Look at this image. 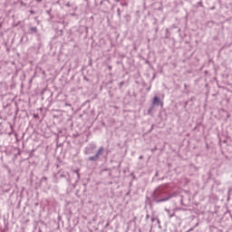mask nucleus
I'll return each instance as SVG.
<instances>
[{
    "label": "nucleus",
    "mask_w": 232,
    "mask_h": 232,
    "mask_svg": "<svg viewBox=\"0 0 232 232\" xmlns=\"http://www.w3.org/2000/svg\"><path fill=\"white\" fill-rule=\"evenodd\" d=\"M125 17L129 18V17H130V15H128V14H127Z\"/></svg>",
    "instance_id": "obj_28"
},
{
    "label": "nucleus",
    "mask_w": 232,
    "mask_h": 232,
    "mask_svg": "<svg viewBox=\"0 0 232 232\" xmlns=\"http://www.w3.org/2000/svg\"><path fill=\"white\" fill-rule=\"evenodd\" d=\"M197 226H198V223H197L195 227H197Z\"/></svg>",
    "instance_id": "obj_30"
},
{
    "label": "nucleus",
    "mask_w": 232,
    "mask_h": 232,
    "mask_svg": "<svg viewBox=\"0 0 232 232\" xmlns=\"http://www.w3.org/2000/svg\"><path fill=\"white\" fill-rule=\"evenodd\" d=\"M147 90H148V92H150V90H151V87H149Z\"/></svg>",
    "instance_id": "obj_23"
},
{
    "label": "nucleus",
    "mask_w": 232,
    "mask_h": 232,
    "mask_svg": "<svg viewBox=\"0 0 232 232\" xmlns=\"http://www.w3.org/2000/svg\"><path fill=\"white\" fill-rule=\"evenodd\" d=\"M198 6H203L202 1L198 2Z\"/></svg>",
    "instance_id": "obj_15"
},
{
    "label": "nucleus",
    "mask_w": 232,
    "mask_h": 232,
    "mask_svg": "<svg viewBox=\"0 0 232 232\" xmlns=\"http://www.w3.org/2000/svg\"><path fill=\"white\" fill-rule=\"evenodd\" d=\"M149 218H150V214H147L145 219L149 220Z\"/></svg>",
    "instance_id": "obj_16"
},
{
    "label": "nucleus",
    "mask_w": 232,
    "mask_h": 232,
    "mask_svg": "<svg viewBox=\"0 0 232 232\" xmlns=\"http://www.w3.org/2000/svg\"><path fill=\"white\" fill-rule=\"evenodd\" d=\"M119 1H121V0H116V3H119Z\"/></svg>",
    "instance_id": "obj_29"
},
{
    "label": "nucleus",
    "mask_w": 232,
    "mask_h": 232,
    "mask_svg": "<svg viewBox=\"0 0 232 232\" xmlns=\"http://www.w3.org/2000/svg\"><path fill=\"white\" fill-rule=\"evenodd\" d=\"M29 12H30L31 15H35V11L30 10Z\"/></svg>",
    "instance_id": "obj_13"
},
{
    "label": "nucleus",
    "mask_w": 232,
    "mask_h": 232,
    "mask_svg": "<svg viewBox=\"0 0 232 232\" xmlns=\"http://www.w3.org/2000/svg\"><path fill=\"white\" fill-rule=\"evenodd\" d=\"M193 229H194L193 227H192V228H190V229L188 230V232H191V231H193Z\"/></svg>",
    "instance_id": "obj_22"
},
{
    "label": "nucleus",
    "mask_w": 232,
    "mask_h": 232,
    "mask_svg": "<svg viewBox=\"0 0 232 232\" xmlns=\"http://www.w3.org/2000/svg\"><path fill=\"white\" fill-rule=\"evenodd\" d=\"M74 173H76L78 180L81 179V175L79 174V169L74 170Z\"/></svg>",
    "instance_id": "obj_11"
},
{
    "label": "nucleus",
    "mask_w": 232,
    "mask_h": 232,
    "mask_svg": "<svg viewBox=\"0 0 232 232\" xmlns=\"http://www.w3.org/2000/svg\"><path fill=\"white\" fill-rule=\"evenodd\" d=\"M84 81H88V78L84 77Z\"/></svg>",
    "instance_id": "obj_26"
},
{
    "label": "nucleus",
    "mask_w": 232,
    "mask_h": 232,
    "mask_svg": "<svg viewBox=\"0 0 232 232\" xmlns=\"http://www.w3.org/2000/svg\"><path fill=\"white\" fill-rule=\"evenodd\" d=\"M185 90H188V84L184 83Z\"/></svg>",
    "instance_id": "obj_18"
},
{
    "label": "nucleus",
    "mask_w": 232,
    "mask_h": 232,
    "mask_svg": "<svg viewBox=\"0 0 232 232\" xmlns=\"http://www.w3.org/2000/svg\"><path fill=\"white\" fill-rule=\"evenodd\" d=\"M97 148L95 143H91L88 147L85 148L84 153L85 155H92V151Z\"/></svg>",
    "instance_id": "obj_4"
},
{
    "label": "nucleus",
    "mask_w": 232,
    "mask_h": 232,
    "mask_svg": "<svg viewBox=\"0 0 232 232\" xmlns=\"http://www.w3.org/2000/svg\"><path fill=\"white\" fill-rule=\"evenodd\" d=\"M121 6H128V2L124 1V2H121Z\"/></svg>",
    "instance_id": "obj_10"
},
{
    "label": "nucleus",
    "mask_w": 232,
    "mask_h": 232,
    "mask_svg": "<svg viewBox=\"0 0 232 232\" xmlns=\"http://www.w3.org/2000/svg\"><path fill=\"white\" fill-rule=\"evenodd\" d=\"M169 184L160 185L152 193L151 198L153 202L160 204L161 202H168L170 198L177 197V192L169 193Z\"/></svg>",
    "instance_id": "obj_1"
},
{
    "label": "nucleus",
    "mask_w": 232,
    "mask_h": 232,
    "mask_svg": "<svg viewBox=\"0 0 232 232\" xmlns=\"http://www.w3.org/2000/svg\"><path fill=\"white\" fill-rule=\"evenodd\" d=\"M158 218H151V222H155V220H157Z\"/></svg>",
    "instance_id": "obj_17"
},
{
    "label": "nucleus",
    "mask_w": 232,
    "mask_h": 232,
    "mask_svg": "<svg viewBox=\"0 0 232 232\" xmlns=\"http://www.w3.org/2000/svg\"><path fill=\"white\" fill-rule=\"evenodd\" d=\"M41 184H43V182H48V178L47 177H43L40 180Z\"/></svg>",
    "instance_id": "obj_8"
},
{
    "label": "nucleus",
    "mask_w": 232,
    "mask_h": 232,
    "mask_svg": "<svg viewBox=\"0 0 232 232\" xmlns=\"http://www.w3.org/2000/svg\"><path fill=\"white\" fill-rule=\"evenodd\" d=\"M104 153V147H100L99 150L96 152V155L91 156L88 158V160L91 162H97L99 160V157Z\"/></svg>",
    "instance_id": "obj_2"
},
{
    "label": "nucleus",
    "mask_w": 232,
    "mask_h": 232,
    "mask_svg": "<svg viewBox=\"0 0 232 232\" xmlns=\"http://www.w3.org/2000/svg\"><path fill=\"white\" fill-rule=\"evenodd\" d=\"M67 182H69V184H70V179H67Z\"/></svg>",
    "instance_id": "obj_27"
},
{
    "label": "nucleus",
    "mask_w": 232,
    "mask_h": 232,
    "mask_svg": "<svg viewBox=\"0 0 232 232\" xmlns=\"http://www.w3.org/2000/svg\"><path fill=\"white\" fill-rule=\"evenodd\" d=\"M151 106L152 108H155V106H160L162 108L164 106V102L160 100V97L154 96Z\"/></svg>",
    "instance_id": "obj_3"
},
{
    "label": "nucleus",
    "mask_w": 232,
    "mask_h": 232,
    "mask_svg": "<svg viewBox=\"0 0 232 232\" xmlns=\"http://www.w3.org/2000/svg\"><path fill=\"white\" fill-rule=\"evenodd\" d=\"M109 70H111V65L109 66Z\"/></svg>",
    "instance_id": "obj_25"
},
{
    "label": "nucleus",
    "mask_w": 232,
    "mask_h": 232,
    "mask_svg": "<svg viewBox=\"0 0 232 232\" xmlns=\"http://www.w3.org/2000/svg\"><path fill=\"white\" fill-rule=\"evenodd\" d=\"M47 14H50V11H47Z\"/></svg>",
    "instance_id": "obj_31"
},
{
    "label": "nucleus",
    "mask_w": 232,
    "mask_h": 232,
    "mask_svg": "<svg viewBox=\"0 0 232 232\" xmlns=\"http://www.w3.org/2000/svg\"><path fill=\"white\" fill-rule=\"evenodd\" d=\"M120 88H122V86H124V82H121L120 84H119Z\"/></svg>",
    "instance_id": "obj_14"
},
{
    "label": "nucleus",
    "mask_w": 232,
    "mask_h": 232,
    "mask_svg": "<svg viewBox=\"0 0 232 232\" xmlns=\"http://www.w3.org/2000/svg\"><path fill=\"white\" fill-rule=\"evenodd\" d=\"M231 192H232V187H229L228 191H227V200H229V198H231Z\"/></svg>",
    "instance_id": "obj_7"
},
{
    "label": "nucleus",
    "mask_w": 232,
    "mask_h": 232,
    "mask_svg": "<svg viewBox=\"0 0 232 232\" xmlns=\"http://www.w3.org/2000/svg\"><path fill=\"white\" fill-rule=\"evenodd\" d=\"M156 220H157L158 224H160V219L157 218Z\"/></svg>",
    "instance_id": "obj_21"
},
{
    "label": "nucleus",
    "mask_w": 232,
    "mask_h": 232,
    "mask_svg": "<svg viewBox=\"0 0 232 232\" xmlns=\"http://www.w3.org/2000/svg\"><path fill=\"white\" fill-rule=\"evenodd\" d=\"M166 213L169 215V218H173L175 216V209L169 210L168 208H165Z\"/></svg>",
    "instance_id": "obj_5"
},
{
    "label": "nucleus",
    "mask_w": 232,
    "mask_h": 232,
    "mask_svg": "<svg viewBox=\"0 0 232 232\" xmlns=\"http://www.w3.org/2000/svg\"><path fill=\"white\" fill-rule=\"evenodd\" d=\"M139 159L140 160H142L144 159V156H140Z\"/></svg>",
    "instance_id": "obj_19"
},
{
    "label": "nucleus",
    "mask_w": 232,
    "mask_h": 232,
    "mask_svg": "<svg viewBox=\"0 0 232 232\" xmlns=\"http://www.w3.org/2000/svg\"><path fill=\"white\" fill-rule=\"evenodd\" d=\"M37 32V27L34 26L29 29V34H35Z\"/></svg>",
    "instance_id": "obj_6"
},
{
    "label": "nucleus",
    "mask_w": 232,
    "mask_h": 232,
    "mask_svg": "<svg viewBox=\"0 0 232 232\" xmlns=\"http://www.w3.org/2000/svg\"><path fill=\"white\" fill-rule=\"evenodd\" d=\"M117 15L121 19V8L117 9Z\"/></svg>",
    "instance_id": "obj_12"
},
{
    "label": "nucleus",
    "mask_w": 232,
    "mask_h": 232,
    "mask_svg": "<svg viewBox=\"0 0 232 232\" xmlns=\"http://www.w3.org/2000/svg\"><path fill=\"white\" fill-rule=\"evenodd\" d=\"M109 226H110V223H107V224H106V227H108Z\"/></svg>",
    "instance_id": "obj_24"
},
{
    "label": "nucleus",
    "mask_w": 232,
    "mask_h": 232,
    "mask_svg": "<svg viewBox=\"0 0 232 232\" xmlns=\"http://www.w3.org/2000/svg\"><path fill=\"white\" fill-rule=\"evenodd\" d=\"M60 177L64 178V177H66V175L61 174Z\"/></svg>",
    "instance_id": "obj_20"
},
{
    "label": "nucleus",
    "mask_w": 232,
    "mask_h": 232,
    "mask_svg": "<svg viewBox=\"0 0 232 232\" xmlns=\"http://www.w3.org/2000/svg\"><path fill=\"white\" fill-rule=\"evenodd\" d=\"M153 108H155V107H153V105H150V107L148 111L149 115H151V112L153 111Z\"/></svg>",
    "instance_id": "obj_9"
}]
</instances>
